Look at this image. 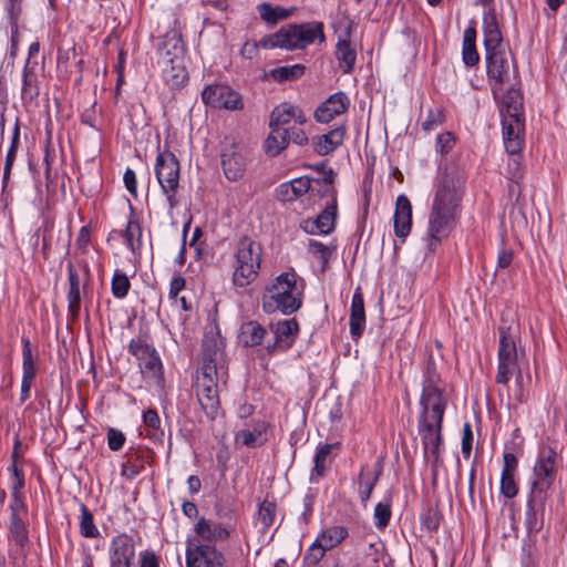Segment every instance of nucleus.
<instances>
[{
    "label": "nucleus",
    "instance_id": "52",
    "mask_svg": "<svg viewBox=\"0 0 567 567\" xmlns=\"http://www.w3.org/2000/svg\"><path fill=\"white\" fill-rule=\"evenodd\" d=\"M444 122V114L441 107L429 110L425 121L422 123V128L425 132L435 130Z\"/></svg>",
    "mask_w": 567,
    "mask_h": 567
},
{
    "label": "nucleus",
    "instance_id": "57",
    "mask_svg": "<svg viewBox=\"0 0 567 567\" xmlns=\"http://www.w3.org/2000/svg\"><path fill=\"white\" fill-rule=\"evenodd\" d=\"M454 145V136L450 132L442 133L436 137V151L442 155L447 154Z\"/></svg>",
    "mask_w": 567,
    "mask_h": 567
},
{
    "label": "nucleus",
    "instance_id": "3",
    "mask_svg": "<svg viewBox=\"0 0 567 567\" xmlns=\"http://www.w3.org/2000/svg\"><path fill=\"white\" fill-rule=\"evenodd\" d=\"M323 23L312 21L307 23H290L280 28L277 32L262 38L259 44L264 49L280 48L285 50H303L315 43H324L326 35Z\"/></svg>",
    "mask_w": 567,
    "mask_h": 567
},
{
    "label": "nucleus",
    "instance_id": "53",
    "mask_svg": "<svg viewBox=\"0 0 567 567\" xmlns=\"http://www.w3.org/2000/svg\"><path fill=\"white\" fill-rule=\"evenodd\" d=\"M391 517V505L388 502H380L374 508L375 525L378 528H384Z\"/></svg>",
    "mask_w": 567,
    "mask_h": 567
},
{
    "label": "nucleus",
    "instance_id": "56",
    "mask_svg": "<svg viewBox=\"0 0 567 567\" xmlns=\"http://www.w3.org/2000/svg\"><path fill=\"white\" fill-rule=\"evenodd\" d=\"M22 93L30 97L39 94V89L35 84V73H23L22 76Z\"/></svg>",
    "mask_w": 567,
    "mask_h": 567
},
{
    "label": "nucleus",
    "instance_id": "31",
    "mask_svg": "<svg viewBox=\"0 0 567 567\" xmlns=\"http://www.w3.org/2000/svg\"><path fill=\"white\" fill-rule=\"evenodd\" d=\"M483 35L485 52L505 47L495 16L484 18Z\"/></svg>",
    "mask_w": 567,
    "mask_h": 567
},
{
    "label": "nucleus",
    "instance_id": "46",
    "mask_svg": "<svg viewBox=\"0 0 567 567\" xmlns=\"http://www.w3.org/2000/svg\"><path fill=\"white\" fill-rule=\"evenodd\" d=\"M143 421L148 429L147 436L154 441L162 442L164 432L159 429L161 420L156 410L150 409L144 412Z\"/></svg>",
    "mask_w": 567,
    "mask_h": 567
},
{
    "label": "nucleus",
    "instance_id": "25",
    "mask_svg": "<svg viewBox=\"0 0 567 567\" xmlns=\"http://www.w3.org/2000/svg\"><path fill=\"white\" fill-rule=\"evenodd\" d=\"M312 189L311 178L301 176L282 183L276 188V198L280 202H292Z\"/></svg>",
    "mask_w": 567,
    "mask_h": 567
},
{
    "label": "nucleus",
    "instance_id": "19",
    "mask_svg": "<svg viewBox=\"0 0 567 567\" xmlns=\"http://www.w3.org/2000/svg\"><path fill=\"white\" fill-rule=\"evenodd\" d=\"M349 105L350 101L343 92L334 93L315 111V118L320 123H328L344 113Z\"/></svg>",
    "mask_w": 567,
    "mask_h": 567
},
{
    "label": "nucleus",
    "instance_id": "22",
    "mask_svg": "<svg viewBox=\"0 0 567 567\" xmlns=\"http://www.w3.org/2000/svg\"><path fill=\"white\" fill-rule=\"evenodd\" d=\"M393 224L395 236L405 238L410 234L412 226V205L405 195H400L396 198Z\"/></svg>",
    "mask_w": 567,
    "mask_h": 567
},
{
    "label": "nucleus",
    "instance_id": "29",
    "mask_svg": "<svg viewBox=\"0 0 567 567\" xmlns=\"http://www.w3.org/2000/svg\"><path fill=\"white\" fill-rule=\"evenodd\" d=\"M267 334V330L257 321L244 322L238 334L239 342L245 347L259 346Z\"/></svg>",
    "mask_w": 567,
    "mask_h": 567
},
{
    "label": "nucleus",
    "instance_id": "6",
    "mask_svg": "<svg viewBox=\"0 0 567 567\" xmlns=\"http://www.w3.org/2000/svg\"><path fill=\"white\" fill-rule=\"evenodd\" d=\"M557 475V452L548 446L539 447L537 461L533 468V481L530 494L533 499L540 504L547 501L548 492L551 488Z\"/></svg>",
    "mask_w": 567,
    "mask_h": 567
},
{
    "label": "nucleus",
    "instance_id": "20",
    "mask_svg": "<svg viewBox=\"0 0 567 567\" xmlns=\"http://www.w3.org/2000/svg\"><path fill=\"white\" fill-rule=\"evenodd\" d=\"M182 53L183 44L181 34L175 30L167 32L164 37L162 47H159V54L164 63L171 64V71H175L177 69H185V66H182L178 63Z\"/></svg>",
    "mask_w": 567,
    "mask_h": 567
},
{
    "label": "nucleus",
    "instance_id": "54",
    "mask_svg": "<svg viewBox=\"0 0 567 567\" xmlns=\"http://www.w3.org/2000/svg\"><path fill=\"white\" fill-rule=\"evenodd\" d=\"M515 474H504L501 475V493L507 497L513 498L517 495L518 488L516 482L514 480Z\"/></svg>",
    "mask_w": 567,
    "mask_h": 567
},
{
    "label": "nucleus",
    "instance_id": "42",
    "mask_svg": "<svg viewBox=\"0 0 567 567\" xmlns=\"http://www.w3.org/2000/svg\"><path fill=\"white\" fill-rule=\"evenodd\" d=\"M348 536V532L342 526H332L324 529L318 537L317 542L322 546L326 550L332 549L337 545H339L346 537Z\"/></svg>",
    "mask_w": 567,
    "mask_h": 567
},
{
    "label": "nucleus",
    "instance_id": "17",
    "mask_svg": "<svg viewBox=\"0 0 567 567\" xmlns=\"http://www.w3.org/2000/svg\"><path fill=\"white\" fill-rule=\"evenodd\" d=\"M202 100L205 104L219 109L239 110L243 107L239 94L221 84L207 85L202 92Z\"/></svg>",
    "mask_w": 567,
    "mask_h": 567
},
{
    "label": "nucleus",
    "instance_id": "51",
    "mask_svg": "<svg viewBox=\"0 0 567 567\" xmlns=\"http://www.w3.org/2000/svg\"><path fill=\"white\" fill-rule=\"evenodd\" d=\"M326 549L315 540V543L308 548L303 556V564L306 567H316L319 561L323 558Z\"/></svg>",
    "mask_w": 567,
    "mask_h": 567
},
{
    "label": "nucleus",
    "instance_id": "11",
    "mask_svg": "<svg viewBox=\"0 0 567 567\" xmlns=\"http://www.w3.org/2000/svg\"><path fill=\"white\" fill-rule=\"evenodd\" d=\"M186 567H224L225 556L212 544L203 543L198 537L186 540Z\"/></svg>",
    "mask_w": 567,
    "mask_h": 567
},
{
    "label": "nucleus",
    "instance_id": "5",
    "mask_svg": "<svg viewBox=\"0 0 567 567\" xmlns=\"http://www.w3.org/2000/svg\"><path fill=\"white\" fill-rule=\"evenodd\" d=\"M489 83L501 117L525 116L518 73H493Z\"/></svg>",
    "mask_w": 567,
    "mask_h": 567
},
{
    "label": "nucleus",
    "instance_id": "26",
    "mask_svg": "<svg viewBox=\"0 0 567 567\" xmlns=\"http://www.w3.org/2000/svg\"><path fill=\"white\" fill-rule=\"evenodd\" d=\"M195 533L203 543L210 544L214 540H224L229 537V532L223 525L200 517L195 524Z\"/></svg>",
    "mask_w": 567,
    "mask_h": 567
},
{
    "label": "nucleus",
    "instance_id": "63",
    "mask_svg": "<svg viewBox=\"0 0 567 567\" xmlns=\"http://www.w3.org/2000/svg\"><path fill=\"white\" fill-rule=\"evenodd\" d=\"M514 252L512 249L502 248L498 251L497 256V268L499 269H506L511 266L513 261Z\"/></svg>",
    "mask_w": 567,
    "mask_h": 567
},
{
    "label": "nucleus",
    "instance_id": "48",
    "mask_svg": "<svg viewBox=\"0 0 567 567\" xmlns=\"http://www.w3.org/2000/svg\"><path fill=\"white\" fill-rule=\"evenodd\" d=\"M22 375L35 377V357L29 339H22Z\"/></svg>",
    "mask_w": 567,
    "mask_h": 567
},
{
    "label": "nucleus",
    "instance_id": "37",
    "mask_svg": "<svg viewBox=\"0 0 567 567\" xmlns=\"http://www.w3.org/2000/svg\"><path fill=\"white\" fill-rule=\"evenodd\" d=\"M295 8L272 7L270 3L264 2L257 6L260 18L267 23L275 24L280 20H285L293 14Z\"/></svg>",
    "mask_w": 567,
    "mask_h": 567
},
{
    "label": "nucleus",
    "instance_id": "61",
    "mask_svg": "<svg viewBox=\"0 0 567 567\" xmlns=\"http://www.w3.org/2000/svg\"><path fill=\"white\" fill-rule=\"evenodd\" d=\"M188 80V73H172L169 78H165V82L173 90L183 87L187 84Z\"/></svg>",
    "mask_w": 567,
    "mask_h": 567
},
{
    "label": "nucleus",
    "instance_id": "59",
    "mask_svg": "<svg viewBox=\"0 0 567 567\" xmlns=\"http://www.w3.org/2000/svg\"><path fill=\"white\" fill-rule=\"evenodd\" d=\"M69 311L75 318L80 311L81 295L80 288L70 287L68 293Z\"/></svg>",
    "mask_w": 567,
    "mask_h": 567
},
{
    "label": "nucleus",
    "instance_id": "33",
    "mask_svg": "<svg viewBox=\"0 0 567 567\" xmlns=\"http://www.w3.org/2000/svg\"><path fill=\"white\" fill-rule=\"evenodd\" d=\"M267 424L264 421H258L254 427L240 430L236 434V440L240 441L248 447H256L262 445L267 437L265 436Z\"/></svg>",
    "mask_w": 567,
    "mask_h": 567
},
{
    "label": "nucleus",
    "instance_id": "1",
    "mask_svg": "<svg viewBox=\"0 0 567 567\" xmlns=\"http://www.w3.org/2000/svg\"><path fill=\"white\" fill-rule=\"evenodd\" d=\"M465 176L455 165L446 166L439 175L427 221V248L434 251L455 228L464 194Z\"/></svg>",
    "mask_w": 567,
    "mask_h": 567
},
{
    "label": "nucleus",
    "instance_id": "30",
    "mask_svg": "<svg viewBox=\"0 0 567 567\" xmlns=\"http://www.w3.org/2000/svg\"><path fill=\"white\" fill-rule=\"evenodd\" d=\"M485 53L487 71H509L515 69L513 55L506 45Z\"/></svg>",
    "mask_w": 567,
    "mask_h": 567
},
{
    "label": "nucleus",
    "instance_id": "21",
    "mask_svg": "<svg viewBox=\"0 0 567 567\" xmlns=\"http://www.w3.org/2000/svg\"><path fill=\"white\" fill-rule=\"evenodd\" d=\"M337 218V198L330 202L315 220H306L303 229L309 234H329L334 229Z\"/></svg>",
    "mask_w": 567,
    "mask_h": 567
},
{
    "label": "nucleus",
    "instance_id": "55",
    "mask_svg": "<svg viewBox=\"0 0 567 567\" xmlns=\"http://www.w3.org/2000/svg\"><path fill=\"white\" fill-rule=\"evenodd\" d=\"M507 163V176L509 179L518 182L523 177V168L519 154L509 155Z\"/></svg>",
    "mask_w": 567,
    "mask_h": 567
},
{
    "label": "nucleus",
    "instance_id": "16",
    "mask_svg": "<svg viewBox=\"0 0 567 567\" xmlns=\"http://www.w3.org/2000/svg\"><path fill=\"white\" fill-rule=\"evenodd\" d=\"M110 567H134L135 542L123 533L112 538L109 547Z\"/></svg>",
    "mask_w": 567,
    "mask_h": 567
},
{
    "label": "nucleus",
    "instance_id": "40",
    "mask_svg": "<svg viewBox=\"0 0 567 567\" xmlns=\"http://www.w3.org/2000/svg\"><path fill=\"white\" fill-rule=\"evenodd\" d=\"M336 179V174L333 169L324 171V176L311 179L312 182V189H309L312 194H317L321 197L329 196L331 198V202L333 200V197L336 196V189L333 187V183Z\"/></svg>",
    "mask_w": 567,
    "mask_h": 567
},
{
    "label": "nucleus",
    "instance_id": "47",
    "mask_svg": "<svg viewBox=\"0 0 567 567\" xmlns=\"http://www.w3.org/2000/svg\"><path fill=\"white\" fill-rule=\"evenodd\" d=\"M81 520H80V533L83 537L95 538L100 535L97 527L94 524L93 515L89 508L84 505H80Z\"/></svg>",
    "mask_w": 567,
    "mask_h": 567
},
{
    "label": "nucleus",
    "instance_id": "60",
    "mask_svg": "<svg viewBox=\"0 0 567 567\" xmlns=\"http://www.w3.org/2000/svg\"><path fill=\"white\" fill-rule=\"evenodd\" d=\"M473 432L470 423H465L463 426L462 437V453L465 458H468L472 451Z\"/></svg>",
    "mask_w": 567,
    "mask_h": 567
},
{
    "label": "nucleus",
    "instance_id": "2",
    "mask_svg": "<svg viewBox=\"0 0 567 567\" xmlns=\"http://www.w3.org/2000/svg\"><path fill=\"white\" fill-rule=\"evenodd\" d=\"M303 282H298L295 272L280 274L262 296V309L267 313L281 312L289 316L302 305Z\"/></svg>",
    "mask_w": 567,
    "mask_h": 567
},
{
    "label": "nucleus",
    "instance_id": "39",
    "mask_svg": "<svg viewBox=\"0 0 567 567\" xmlns=\"http://www.w3.org/2000/svg\"><path fill=\"white\" fill-rule=\"evenodd\" d=\"M22 507L19 503L11 506L10 535L17 545L23 547L28 543V532L24 522L19 517L18 509Z\"/></svg>",
    "mask_w": 567,
    "mask_h": 567
},
{
    "label": "nucleus",
    "instance_id": "34",
    "mask_svg": "<svg viewBox=\"0 0 567 567\" xmlns=\"http://www.w3.org/2000/svg\"><path fill=\"white\" fill-rule=\"evenodd\" d=\"M545 503L546 501H543L540 504H538L533 499V495H529L525 518V526L528 533H537L542 529L544 523Z\"/></svg>",
    "mask_w": 567,
    "mask_h": 567
},
{
    "label": "nucleus",
    "instance_id": "50",
    "mask_svg": "<svg viewBox=\"0 0 567 567\" xmlns=\"http://www.w3.org/2000/svg\"><path fill=\"white\" fill-rule=\"evenodd\" d=\"M276 505L272 502L264 501L260 503L258 508V519L260 520L262 528H269L275 520Z\"/></svg>",
    "mask_w": 567,
    "mask_h": 567
},
{
    "label": "nucleus",
    "instance_id": "58",
    "mask_svg": "<svg viewBox=\"0 0 567 567\" xmlns=\"http://www.w3.org/2000/svg\"><path fill=\"white\" fill-rule=\"evenodd\" d=\"M125 443V435L113 427L109 429L107 432V444L110 450L120 451Z\"/></svg>",
    "mask_w": 567,
    "mask_h": 567
},
{
    "label": "nucleus",
    "instance_id": "24",
    "mask_svg": "<svg viewBox=\"0 0 567 567\" xmlns=\"http://www.w3.org/2000/svg\"><path fill=\"white\" fill-rule=\"evenodd\" d=\"M306 116L301 111H299L296 106L290 103H281L276 106L269 120V126H275L278 128H288L291 122L303 124L306 123Z\"/></svg>",
    "mask_w": 567,
    "mask_h": 567
},
{
    "label": "nucleus",
    "instance_id": "18",
    "mask_svg": "<svg viewBox=\"0 0 567 567\" xmlns=\"http://www.w3.org/2000/svg\"><path fill=\"white\" fill-rule=\"evenodd\" d=\"M419 433L422 439L424 456L431 463L435 473L436 468L443 463L440 453L442 444V426L437 425H419Z\"/></svg>",
    "mask_w": 567,
    "mask_h": 567
},
{
    "label": "nucleus",
    "instance_id": "45",
    "mask_svg": "<svg viewBox=\"0 0 567 567\" xmlns=\"http://www.w3.org/2000/svg\"><path fill=\"white\" fill-rule=\"evenodd\" d=\"M123 235L127 248L134 254L137 252L142 247V228L138 221L130 220Z\"/></svg>",
    "mask_w": 567,
    "mask_h": 567
},
{
    "label": "nucleus",
    "instance_id": "9",
    "mask_svg": "<svg viewBox=\"0 0 567 567\" xmlns=\"http://www.w3.org/2000/svg\"><path fill=\"white\" fill-rule=\"evenodd\" d=\"M128 352L136 358L142 375L156 385L163 382V364L156 349L143 339L131 340Z\"/></svg>",
    "mask_w": 567,
    "mask_h": 567
},
{
    "label": "nucleus",
    "instance_id": "36",
    "mask_svg": "<svg viewBox=\"0 0 567 567\" xmlns=\"http://www.w3.org/2000/svg\"><path fill=\"white\" fill-rule=\"evenodd\" d=\"M336 58L343 71H352L354 68L357 52L351 42L347 39L339 40L336 48Z\"/></svg>",
    "mask_w": 567,
    "mask_h": 567
},
{
    "label": "nucleus",
    "instance_id": "8",
    "mask_svg": "<svg viewBox=\"0 0 567 567\" xmlns=\"http://www.w3.org/2000/svg\"><path fill=\"white\" fill-rule=\"evenodd\" d=\"M155 175L169 209H174L178 205L176 194L179 187V162L173 153L163 152L157 155Z\"/></svg>",
    "mask_w": 567,
    "mask_h": 567
},
{
    "label": "nucleus",
    "instance_id": "49",
    "mask_svg": "<svg viewBox=\"0 0 567 567\" xmlns=\"http://www.w3.org/2000/svg\"><path fill=\"white\" fill-rule=\"evenodd\" d=\"M131 284L125 274L116 271L112 278V293L115 298L122 299L124 298Z\"/></svg>",
    "mask_w": 567,
    "mask_h": 567
},
{
    "label": "nucleus",
    "instance_id": "28",
    "mask_svg": "<svg viewBox=\"0 0 567 567\" xmlns=\"http://www.w3.org/2000/svg\"><path fill=\"white\" fill-rule=\"evenodd\" d=\"M339 443L333 444H320L317 449L313 462V468L311 472L310 480L311 482H317L318 478L323 476L327 468L330 466L333 460V451L338 450Z\"/></svg>",
    "mask_w": 567,
    "mask_h": 567
},
{
    "label": "nucleus",
    "instance_id": "10",
    "mask_svg": "<svg viewBox=\"0 0 567 567\" xmlns=\"http://www.w3.org/2000/svg\"><path fill=\"white\" fill-rule=\"evenodd\" d=\"M225 343L218 333H206L203 339L199 374H226Z\"/></svg>",
    "mask_w": 567,
    "mask_h": 567
},
{
    "label": "nucleus",
    "instance_id": "12",
    "mask_svg": "<svg viewBox=\"0 0 567 567\" xmlns=\"http://www.w3.org/2000/svg\"><path fill=\"white\" fill-rule=\"evenodd\" d=\"M244 146L233 136H226L221 142L220 158L224 174L228 181L240 179L246 172Z\"/></svg>",
    "mask_w": 567,
    "mask_h": 567
},
{
    "label": "nucleus",
    "instance_id": "4",
    "mask_svg": "<svg viewBox=\"0 0 567 567\" xmlns=\"http://www.w3.org/2000/svg\"><path fill=\"white\" fill-rule=\"evenodd\" d=\"M498 331L499 344L495 381L497 384L507 385L511 378L515 374L516 384L519 388L516 399L519 403H523L525 401L522 391L523 374L517 364L516 337L511 331V328L499 327Z\"/></svg>",
    "mask_w": 567,
    "mask_h": 567
},
{
    "label": "nucleus",
    "instance_id": "35",
    "mask_svg": "<svg viewBox=\"0 0 567 567\" xmlns=\"http://www.w3.org/2000/svg\"><path fill=\"white\" fill-rule=\"evenodd\" d=\"M271 132L266 140V152L271 156L278 155L289 144V128L270 126Z\"/></svg>",
    "mask_w": 567,
    "mask_h": 567
},
{
    "label": "nucleus",
    "instance_id": "41",
    "mask_svg": "<svg viewBox=\"0 0 567 567\" xmlns=\"http://www.w3.org/2000/svg\"><path fill=\"white\" fill-rule=\"evenodd\" d=\"M381 474V470H379L377 473L371 474L369 472L368 466H362L360 475H359V495L362 504L367 506V502L369 501L373 488L375 486V483L379 480V476Z\"/></svg>",
    "mask_w": 567,
    "mask_h": 567
},
{
    "label": "nucleus",
    "instance_id": "43",
    "mask_svg": "<svg viewBox=\"0 0 567 567\" xmlns=\"http://www.w3.org/2000/svg\"><path fill=\"white\" fill-rule=\"evenodd\" d=\"M422 392H443L441 377L432 360H429L424 369Z\"/></svg>",
    "mask_w": 567,
    "mask_h": 567
},
{
    "label": "nucleus",
    "instance_id": "38",
    "mask_svg": "<svg viewBox=\"0 0 567 567\" xmlns=\"http://www.w3.org/2000/svg\"><path fill=\"white\" fill-rule=\"evenodd\" d=\"M475 41H476V30L472 27L467 28L464 31V35H463L462 55H463V61H464L465 65L470 66V68L474 66L480 60V56H478V53L476 50V45H475Z\"/></svg>",
    "mask_w": 567,
    "mask_h": 567
},
{
    "label": "nucleus",
    "instance_id": "7",
    "mask_svg": "<svg viewBox=\"0 0 567 567\" xmlns=\"http://www.w3.org/2000/svg\"><path fill=\"white\" fill-rule=\"evenodd\" d=\"M236 260L233 282L237 287H246L258 276L261 262L260 245L248 237L241 238L237 245Z\"/></svg>",
    "mask_w": 567,
    "mask_h": 567
},
{
    "label": "nucleus",
    "instance_id": "15",
    "mask_svg": "<svg viewBox=\"0 0 567 567\" xmlns=\"http://www.w3.org/2000/svg\"><path fill=\"white\" fill-rule=\"evenodd\" d=\"M504 146L508 155H517L524 147L525 116L502 117Z\"/></svg>",
    "mask_w": 567,
    "mask_h": 567
},
{
    "label": "nucleus",
    "instance_id": "23",
    "mask_svg": "<svg viewBox=\"0 0 567 567\" xmlns=\"http://www.w3.org/2000/svg\"><path fill=\"white\" fill-rule=\"evenodd\" d=\"M297 331L298 322L295 319L279 321L274 328L275 341L267 346V351L272 354L278 349L287 350L290 348Z\"/></svg>",
    "mask_w": 567,
    "mask_h": 567
},
{
    "label": "nucleus",
    "instance_id": "14",
    "mask_svg": "<svg viewBox=\"0 0 567 567\" xmlns=\"http://www.w3.org/2000/svg\"><path fill=\"white\" fill-rule=\"evenodd\" d=\"M420 404L422 408L419 425L442 426L446 409V400L443 392H422Z\"/></svg>",
    "mask_w": 567,
    "mask_h": 567
},
{
    "label": "nucleus",
    "instance_id": "27",
    "mask_svg": "<svg viewBox=\"0 0 567 567\" xmlns=\"http://www.w3.org/2000/svg\"><path fill=\"white\" fill-rule=\"evenodd\" d=\"M365 327V312L363 296L360 291H355L352 297L350 309V333L354 339L362 336Z\"/></svg>",
    "mask_w": 567,
    "mask_h": 567
},
{
    "label": "nucleus",
    "instance_id": "62",
    "mask_svg": "<svg viewBox=\"0 0 567 567\" xmlns=\"http://www.w3.org/2000/svg\"><path fill=\"white\" fill-rule=\"evenodd\" d=\"M289 128V143L292 142L297 145H306L308 137L302 128L297 126H290Z\"/></svg>",
    "mask_w": 567,
    "mask_h": 567
},
{
    "label": "nucleus",
    "instance_id": "13",
    "mask_svg": "<svg viewBox=\"0 0 567 567\" xmlns=\"http://www.w3.org/2000/svg\"><path fill=\"white\" fill-rule=\"evenodd\" d=\"M220 375L198 374L196 394L198 402L209 420H215L219 413L220 402L217 381Z\"/></svg>",
    "mask_w": 567,
    "mask_h": 567
},
{
    "label": "nucleus",
    "instance_id": "44",
    "mask_svg": "<svg viewBox=\"0 0 567 567\" xmlns=\"http://www.w3.org/2000/svg\"><path fill=\"white\" fill-rule=\"evenodd\" d=\"M309 252L321 264V272L329 268V260L333 252V248L320 241L310 239L308 243Z\"/></svg>",
    "mask_w": 567,
    "mask_h": 567
},
{
    "label": "nucleus",
    "instance_id": "32",
    "mask_svg": "<svg viewBox=\"0 0 567 567\" xmlns=\"http://www.w3.org/2000/svg\"><path fill=\"white\" fill-rule=\"evenodd\" d=\"M346 135L344 126H338L329 133L319 137L316 143L315 150L319 155H327L333 152L343 142Z\"/></svg>",
    "mask_w": 567,
    "mask_h": 567
},
{
    "label": "nucleus",
    "instance_id": "64",
    "mask_svg": "<svg viewBox=\"0 0 567 567\" xmlns=\"http://www.w3.org/2000/svg\"><path fill=\"white\" fill-rule=\"evenodd\" d=\"M141 567H159L157 556L150 550L143 551L141 554Z\"/></svg>",
    "mask_w": 567,
    "mask_h": 567
}]
</instances>
